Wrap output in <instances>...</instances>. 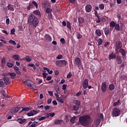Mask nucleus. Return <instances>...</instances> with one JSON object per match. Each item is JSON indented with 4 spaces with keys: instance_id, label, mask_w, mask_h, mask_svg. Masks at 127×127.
I'll use <instances>...</instances> for the list:
<instances>
[{
    "instance_id": "nucleus-1",
    "label": "nucleus",
    "mask_w": 127,
    "mask_h": 127,
    "mask_svg": "<svg viewBox=\"0 0 127 127\" xmlns=\"http://www.w3.org/2000/svg\"><path fill=\"white\" fill-rule=\"evenodd\" d=\"M27 22L29 25H31L34 28L37 27L39 23V20L34 14H31L28 17Z\"/></svg>"
},
{
    "instance_id": "nucleus-2",
    "label": "nucleus",
    "mask_w": 127,
    "mask_h": 127,
    "mask_svg": "<svg viewBox=\"0 0 127 127\" xmlns=\"http://www.w3.org/2000/svg\"><path fill=\"white\" fill-rule=\"evenodd\" d=\"M79 122L83 127H86L90 125L92 122V118L90 115H84L83 116H80L79 118Z\"/></svg>"
},
{
    "instance_id": "nucleus-3",
    "label": "nucleus",
    "mask_w": 127,
    "mask_h": 127,
    "mask_svg": "<svg viewBox=\"0 0 127 127\" xmlns=\"http://www.w3.org/2000/svg\"><path fill=\"white\" fill-rule=\"evenodd\" d=\"M68 62L66 60H59L56 61V65L57 66H60V67H63V66H66Z\"/></svg>"
},
{
    "instance_id": "nucleus-4",
    "label": "nucleus",
    "mask_w": 127,
    "mask_h": 127,
    "mask_svg": "<svg viewBox=\"0 0 127 127\" xmlns=\"http://www.w3.org/2000/svg\"><path fill=\"white\" fill-rule=\"evenodd\" d=\"M81 105V102L80 100H76L75 103L72 106V110L74 111L79 110Z\"/></svg>"
},
{
    "instance_id": "nucleus-5",
    "label": "nucleus",
    "mask_w": 127,
    "mask_h": 127,
    "mask_svg": "<svg viewBox=\"0 0 127 127\" xmlns=\"http://www.w3.org/2000/svg\"><path fill=\"white\" fill-rule=\"evenodd\" d=\"M116 47H115V51L116 52H119V50L121 49L122 47H123V44L121 41H118L116 42L115 43Z\"/></svg>"
},
{
    "instance_id": "nucleus-6",
    "label": "nucleus",
    "mask_w": 127,
    "mask_h": 127,
    "mask_svg": "<svg viewBox=\"0 0 127 127\" xmlns=\"http://www.w3.org/2000/svg\"><path fill=\"white\" fill-rule=\"evenodd\" d=\"M108 88V85H107V82H102L101 83V90L102 92L105 93L107 91V90Z\"/></svg>"
},
{
    "instance_id": "nucleus-7",
    "label": "nucleus",
    "mask_w": 127,
    "mask_h": 127,
    "mask_svg": "<svg viewBox=\"0 0 127 127\" xmlns=\"http://www.w3.org/2000/svg\"><path fill=\"white\" fill-rule=\"evenodd\" d=\"M120 113V110L118 108H114L112 113L113 117H117L119 116Z\"/></svg>"
},
{
    "instance_id": "nucleus-8",
    "label": "nucleus",
    "mask_w": 127,
    "mask_h": 127,
    "mask_svg": "<svg viewBox=\"0 0 127 127\" xmlns=\"http://www.w3.org/2000/svg\"><path fill=\"white\" fill-rule=\"evenodd\" d=\"M24 83L26 85V86H28V87H30L31 89H33L34 90V88L33 86V82L32 81H31V80H25L24 81Z\"/></svg>"
},
{
    "instance_id": "nucleus-9",
    "label": "nucleus",
    "mask_w": 127,
    "mask_h": 127,
    "mask_svg": "<svg viewBox=\"0 0 127 127\" xmlns=\"http://www.w3.org/2000/svg\"><path fill=\"white\" fill-rule=\"evenodd\" d=\"M40 111H37V110H31L28 113H27L26 115L28 116V117H31V116H34L39 113Z\"/></svg>"
},
{
    "instance_id": "nucleus-10",
    "label": "nucleus",
    "mask_w": 127,
    "mask_h": 127,
    "mask_svg": "<svg viewBox=\"0 0 127 127\" xmlns=\"http://www.w3.org/2000/svg\"><path fill=\"white\" fill-rule=\"evenodd\" d=\"M89 85V79H85L83 81V83L82 84V87L83 89H87L88 88V86Z\"/></svg>"
},
{
    "instance_id": "nucleus-11",
    "label": "nucleus",
    "mask_w": 127,
    "mask_h": 127,
    "mask_svg": "<svg viewBox=\"0 0 127 127\" xmlns=\"http://www.w3.org/2000/svg\"><path fill=\"white\" fill-rule=\"evenodd\" d=\"M92 5L90 4H87L85 6V11L87 13H90L92 11Z\"/></svg>"
},
{
    "instance_id": "nucleus-12",
    "label": "nucleus",
    "mask_w": 127,
    "mask_h": 127,
    "mask_svg": "<svg viewBox=\"0 0 127 127\" xmlns=\"http://www.w3.org/2000/svg\"><path fill=\"white\" fill-rule=\"evenodd\" d=\"M74 63L76 65H77V66L81 65V61L80 58H79V57H77L76 58H75L74 60Z\"/></svg>"
},
{
    "instance_id": "nucleus-13",
    "label": "nucleus",
    "mask_w": 127,
    "mask_h": 127,
    "mask_svg": "<svg viewBox=\"0 0 127 127\" xmlns=\"http://www.w3.org/2000/svg\"><path fill=\"white\" fill-rule=\"evenodd\" d=\"M20 108L19 107H13L10 110L11 113H16L17 112H18V111L20 110Z\"/></svg>"
},
{
    "instance_id": "nucleus-14",
    "label": "nucleus",
    "mask_w": 127,
    "mask_h": 127,
    "mask_svg": "<svg viewBox=\"0 0 127 127\" xmlns=\"http://www.w3.org/2000/svg\"><path fill=\"white\" fill-rule=\"evenodd\" d=\"M6 75H10L11 79H14L16 74L15 72H8Z\"/></svg>"
},
{
    "instance_id": "nucleus-15",
    "label": "nucleus",
    "mask_w": 127,
    "mask_h": 127,
    "mask_svg": "<svg viewBox=\"0 0 127 127\" xmlns=\"http://www.w3.org/2000/svg\"><path fill=\"white\" fill-rule=\"evenodd\" d=\"M3 81L5 84V85H9L10 83L9 78L8 77H7V75L5 77H4L3 78Z\"/></svg>"
},
{
    "instance_id": "nucleus-16",
    "label": "nucleus",
    "mask_w": 127,
    "mask_h": 127,
    "mask_svg": "<svg viewBox=\"0 0 127 127\" xmlns=\"http://www.w3.org/2000/svg\"><path fill=\"white\" fill-rule=\"evenodd\" d=\"M33 13H34L35 16L38 15L39 17H41V12L39 10H35L33 11Z\"/></svg>"
},
{
    "instance_id": "nucleus-17",
    "label": "nucleus",
    "mask_w": 127,
    "mask_h": 127,
    "mask_svg": "<svg viewBox=\"0 0 127 127\" xmlns=\"http://www.w3.org/2000/svg\"><path fill=\"white\" fill-rule=\"evenodd\" d=\"M7 8L10 11H13L14 10V6L11 5V4H8V5L7 6Z\"/></svg>"
},
{
    "instance_id": "nucleus-18",
    "label": "nucleus",
    "mask_w": 127,
    "mask_h": 127,
    "mask_svg": "<svg viewBox=\"0 0 127 127\" xmlns=\"http://www.w3.org/2000/svg\"><path fill=\"white\" fill-rule=\"evenodd\" d=\"M45 40H47L49 41H52V40L51 36H50V35H49V34H46V35H45Z\"/></svg>"
},
{
    "instance_id": "nucleus-19",
    "label": "nucleus",
    "mask_w": 127,
    "mask_h": 127,
    "mask_svg": "<svg viewBox=\"0 0 127 127\" xmlns=\"http://www.w3.org/2000/svg\"><path fill=\"white\" fill-rule=\"evenodd\" d=\"M116 58V55L112 52L111 54H109V60H111V59H115Z\"/></svg>"
},
{
    "instance_id": "nucleus-20",
    "label": "nucleus",
    "mask_w": 127,
    "mask_h": 127,
    "mask_svg": "<svg viewBox=\"0 0 127 127\" xmlns=\"http://www.w3.org/2000/svg\"><path fill=\"white\" fill-rule=\"evenodd\" d=\"M119 52H120V53H122L123 56H126L127 51L126 50H125V49H122V48H121V49H120L119 50Z\"/></svg>"
},
{
    "instance_id": "nucleus-21",
    "label": "nucleus",
    "mask_w": 127,
    "mask_h": 127,
    "mask_svg": "<svg viewBox=\"0 0 127 127\" xmlns=\"http://www.w3.org/2000/svg\"><path fill=\"white\" fill-rule=\"evenodd\" d=\"M117 63L118 64H122V63H123V60H122L121 56H120L119 55H118V56H117Z\"/></svg>"
},
{
    "instance_id": "nucleus-22",
    "label": "nucleus",
    "mask_w": 127,
    "mask_h": 127,
    "mask_svg": "<svg viewBox=\"0 0 127 127\" xmlns=\"http://www.w3.org/2000/svg\"><path fill=\"white\" fill-rule=\"evenodd\" d=\"M101 122V119H97L95 120L94 123L96 125L95 127H97L99 125H100V123Z\"/></svg>"
},
{
    "instance_id": "nucleus-23",
    "label": "nucleus",
    "mask_w": 127,
    "mask_h": 127,
    "mask_svg": "<svg viewBox=\"0 0 127 127\" xmlns=\"http://www.w3.org/2000/svg\"><path fill=\"white\" fill-rule=\"evenodd\" d=\"M13 59H14L15 60H19L20 57L18 54H15L14 55L12 56Z\"/></svg>"
},
{
    "instance_id": "nucleus-24",
    "label": "nucleus",
    "mask_w": 127,
    "mask_h": 127,
    "mask_svg": "<svg viewBox=\"0 0 127 127\" xmlns=\"http://www.w3.org/2000/svg\"><path fill=\"white\" fill-rule=\"evenodd\" d=\"M31 110V108L30 107H22V110H21L20 112H23L24 111H28Z\"/></svg>"
},
{
    "instance_id": "nucleus-25",
    "label": "nucleus",
    "mask_w": 127,
    "mask_h": 127,
    "mask_svg": "<svg viewBox=\"0 0 127 127\" xmlns=\"http://www.w3.org/2000/svg\"><path fill=\"white\" fill-rule=\"evenodd\" d=\"M96 34L97 36H98V37H100L101 36H102V32H101V30L100 29L96 30Z\"/></svg>"
},
{
    "instance_id": "nucleus-26",
    "label": "nucleus",
    "mask_w": 127,
    "mask_h": 127,
    "mask_svg": "<svg viewBox=\"0 0 127 127\" xmlns=\"http://www.w3.org/2000/svg\"><path fill=\"white\" fill-rule=\"evenodd\" d=\"M31 8H33V4L32 3H29L28 5L27 6V9L28 10H31Z\"/></svg>"
},
{
    "instance_id": "nucleus-27",
    "label": "nucleus",
    "mask_w": 127,
    "mask_h": 127,
    "mask_svg": "<svg viewBox=\"0 0 127 127\" xmlns=\"http://www.w3.org/2000/svg\"><path fill=\"white\" fill-rule=\"evenodd\" d=\"M85 21L84 18L83 17H78V22L80 24L84 23Z\"/></svg>"
},
{
    "instance_id": "nucleus-28",
    "label": "nucleus",
    "mask_w": 127,
    "mask_h": 127,
    "mask_svg": "<svg viewBox=\"0 0 127 127\" xmlns=\"http://www.w3.org/2000/svg\"><path fill=\"white\" fill-rule=\"evenodd\" d=\"M23 60H25L27 62H31V58L28 56H26L25 58H23Z\"/></svg>"
},
{
    "instance_id": "nucleus-29",
    "label": "nucleus",
    "mask_w": 127,
    "mask_h": 127,
    "mask_svg": "<svg viewBox=\"0 0 127 127\" xmlns=\"http://www.w3.org/2000/svg\"><path fill=\"white\" fill-rule=\"evenodd\" d=\"M104 32L106 35V36H108L110 33V30L109 28H104Z\"/></svg>"
},
{
    "instance_id": "nucleus-30",
    "label": "nucleus",
    "mask_w": 127,
    "mask_h": 127,
    "mask_svg": "<svg viewBox=\"0 0 127 127\" xmlns=\"http://www.w3.org/2000/svg\"><path fill=\"white\" fill-rule=\"evenodd\" d=\"M115 30H117V31H120V24H116L115 23Z\"/></svg>"
},
{
    "instance_id": "nucleus-31",
    "label": "nucleus",
    "mask_w": 127,
    "mask_h": 127,
    "mask_svg": "<svg viewBox=\"0 0 127 127\" xmlns=\"http://www.w3.org/2000/svg\"><path fill=\"white\" fill-rule=\"evenodd\" d=\"M66 26H67V28H68L69 30H71V24L70 21H67Z\"/></svg>"
},
{
    "instance_id": "nucleus-32",
    "label": "nucleus",
    "mask_w": 127,
    "mask_h": 127,
    "mask_svg": "<svg viewBox=\"0 0 127 127\" xmlns=\"http://www.w3.org/2000/svg\"><path fill=\"white\" fill-rule=\"evenodd\" d=\"M59 101H60V102H61V103H64V96H62L61 97H60V98H59Z\"/></svg>"
},
{
    "instance_id": "nucleus-33",
    "label": "nucleus",
    "mask_w": 127,
    "mask_h": 127,
    "mask_svg": "<svg viewBox=\"0 0 127 127\" xmlns=\"http://www.w3.org/2000/svg\"><path fill=\"white\" fill-rule=\"evenodd\" d=\"M115 85L114 84H110L109 89L111 90V91H113V90H115Z\"/></svg>"
},
{
    "instance_id": "nucleus-34",
    "label": "nucleus",
    "mask_w": 127,
    "mask_h": 127,
    "mask_svg": "<svg viewBox=\"0 0 127 127\" xmlns=\"http://www.w3.org/2000/svg\"><path fill=\"white\" fill-rule=\"evenodd\" d=\"M76 37L78 39H82V35H81V34H80L79 32H77L76 34Z\"/></svg>"
},
{
    "instance_id": "nucleus-35",
    "label": "nucleus",
    "mask_w": 127,
    "mask_h": 127,
    "mask_svg": "<svg viewBox=\"0 0 127 127\" xmlns=\"http://www.w3.org/2000/svg\"><path fill=\"white\" fill-rule=\"evenodd\" d=\"M62 122H63L62 120H56L54 122V123L55 124V125H59L61 124Z\"/></svg>"
},
{
    "instance_id": "nucleus-36",
    "label": "nucleus",
    "mask_w": 127,
    "mask_h": 127,
    "mask_svg": "<svg viewBox=\"0 0 127 127\" xmlns=\"http://www.w3.org/2000/svg\"><path fill=\"white\" fill-rule=\"evenodd\" d=\"M32 4H33V6L34 5V6H35V7L36 8V9H38V3H37L36 1H35V0L32 1Z\"/></svg>"
},
{
    "instance_id": "nucleus-37",
    "label": "nucleus",
    "mask_w": 127,
    "mask_h": 127,
    "mask_svg": "<svg viewBox=\"0 0 127 127\" xmlns=\"http://www.w3.org/2000/svg\"><path fill=\"white\" fill-rule=\"evenodd\" d=\"M5 84L3 82L2 79H0V88H3Z\"/></svg>"
},
{
    "instance_id": "nucleus-38",
    "label": "nucleus",
    "mask_w": 127,
    "mask_h": 127,
    "mask_svg": "<svg viewBox=\"0 0 127 127\" xmlns=\"http://www.w3.org/2000/svg\"><path fill=\"white\" fill-rule=\"evenodd\" d=\"M110 26H111V27H115V25H116L115 21H111L110 23Z\"/></svg>"
},
{
    "instance_id": "nucleus-39",
    "label": "nucleus",
    "mask_w": 127,
    "mask_h": 127,
    "mask_svg": "<svg viewBox=\"0 0 127 127\" xmlns=\"http://www.w3.org/2000/svg\"><path fill=\"white\" fill-rule=\"evenodd\" d=\"M97 42L99 46H101V45H102L103 41L102 39L100 38L98 40Z\"/></svg>"
},
{
    "instance_id": "nucleus-40",
    "label": "nucleus",
    "mask_w": 127,
    "mask_h": 127,
    "mask_svg": "<svg viewBox=\"0 0 127 127\" xmlns=\"http://www.w3.org/2000/svg\"><path fill=\"white\" fill-rule=\"evenodd\" d=\"M120 102H121L120 99H118V100H117V101L114 102L113 106H117V105H118V104H119V103H120Z\"/></svg>"
},
{
    "instance_id": "nucleus-41",
    "label": "nucleus",
    "mask_w": 127,
    "mask_h": 127,
    "mask_svg": "<svg viewBox=\"0 0 127 127\" xmlns=\"http://www.w3.org/2000/svg\"><path fill=\"white\" fill-rule=\"evenodd\" d=\"M46 12L50 14V13H52V10L50 9V8H47V9H46Z\"/></svg>"
},
{
    "instance_id": "nucleus-42",
    "label": "nucleus",
    "mask_w": 127,
    "mask_h": 127,
    "mask_svg": "<svg viewBox=\"0 0 127 127\" xmlns=\"http://www.w3.org/2000/svg\"><path fill=\"white\" fill-rule=\"evenodd\" d=\"M75 119H76V116L72 117L71 119H70V123H71L72 124H73L74 123H75Z\"/></svg>"
},
{
    "instance_id": "nucleus-43",
    "label": "nucleus",
    "mask_w": 127,
    "mask_h": 127,
    "mask_svg": "<svg viewBox=\"0 0 127 127\" xmlns=\"http://www.w3.org/2000/svg\"><path fill=\"white\" fill-rule=\"evenodd\" d=\"M99 9H100V10H104L105 8V6L104 4H99Z\"/></svg>"
},
{
    "instance_id": "nucleus-44",
    "label": "nucleus",
    "mask_w": 127,
    "mask_h": 127,
    "mask_svg": "<svg viewBox=\"0 0 127 127\" xmlns=\"http://www.w3.org/2000/svg\"><path fill=\"white\" fill-rule=\"evenodd\" d=\"M6 63V59L4 57H3L1 60V64L2 65H4Z\"/></svg>"
},
{
    "instance_id": "nucleus-45",
    "label": "nucleus",
    "mask_w": 127,
    "mask_h": 127,
    "mask_svg": "<svg viewBox=\"0 0 127 127\" xmlns=\"http://www.w3.org/2000/svg\"><path fill=\"white\" fill-rule=\"evenodd\" d=\"M9 43L10 44H12V45H16V43L15 41H13V40H9Z\"/></svg>"
},
{
    "instance_id": "nucleus-46",
    "label": "nucleus",
    "mask_w": 127,
    "mask_h": 127,
    "mask_svg": "<svg viewBox=\"0 0 127 127\" xmlns=\"http://www.w3.org/2000/svg\"><path fill=\"white\" fill-rule=\"evenodd\" d=\"M7 66L8 67H12L14 66V64L12 63H7Z\"/></svg>"
},
{
    "instance_id": "nucleus-47",
    "label": "nucleus",
    "mask_w": 127,
    "mask_h": 127,
    "mask_svg": "<svg viewBox=\"0 0 127 127\" xmlns=\"http://www.w3.org/2000/svg\"><path fill=\"white\" fill-rule=\"evenodd\" d=\"M28 66H32L33 67L34 69H36V65H35V64H29Z\"/></svg>"
},
{
    "instance_id": "nucleus-48",
    "label": "nucleus",
    "mask_w": 127,
    "mask_h": 127,
    "mask_svg": "<svg viewBox=\"0 0 127 127\" xmlns=\"http://www.w3.org/2000/svg\"><path fill=\"white\" fill-rule=\"evenodd\" d=\"M0 94H2L3 97H5V91H4V90L0 91Z\"/></svg>"
},
{
    "instance_id": "nucleus-49",
    "label": "nucleus",
    "mask_w": 127,
    "mask_h": 127,
    "mask_svg": "<svg viewBox=\"0 0 127 127\" xmlns=\"http://www.w3.org/2000/svg\"><path fill=\"white\" fill-rule=\"evenodd\" d=\"M60 41H61V43L62 44H63V45H64V44H65V41L64 38H62L60 40Z\"/></svg>"
},
{
    "instance_id": "nucleus-50",
    "label": "nucleus",
    "mask_w": 127,
    "mask_h": 127,
    "mask_svg": "<svg viewBox=\"0 0 127 127\" xmlns=\"http://www.w3.org/2000/svg\"><path fill=\"white\" fill-rule=\"evenodd\" d=\"M15 29L14 28H12L10 30V33L11 35H14L15 34Z\"/></svg>"
},
{
    "instance_id": "nucleus-51",
    "label": "nucleus",
    "mask_w": 127,
    "mask_h": 127,
    "mask_svg": "<svg viewBox=\"0 0 127 127\" xmlns=\"http://www.w3.org/2000/svg\"><path fill=\"white\" fill-rule=\"evenodd\" d=\"M110 42H106V43H105L104 47H107L108 46H110Z\"/></svg>"
},
{
    "instance_id": "nucleus-52",
    "label": "nucleus",
    "mask_w": 127,
    "mask_h": 127,
    "mask_svg": "<svg viewBox=\"0 0 127 127\" xmlns=\"http://www.w3.org/2000/svg\"><path fill=\"white\" fill-rule=\"evenodd\" d=\"M97 18H98V19H97V20H96V22L97 23H100V22H101V19H100V17L99 15H98V14L97 16Z\"/></svg>"
},
{
    "instance_id": "nucleus-53",
    "label": "nucleus",
    "mask_w": 127,
    "mask_h": 127,
    "mask_svg": "<svg viewBox=\"0 0 127 127\" xmlns=\"http://www.w3.org/2000/svg\"><path fill=\"white\" fill-rule=\"evenodd\" d=\"M50 107L51 106H50V105H46L45 106H44L45 110H49Z\"/></svg>"
},
{
    "instance_id": "nucleus-54",
    "label": "nucleus",
    "mask_w": 127,
    "mask_h": 127,
    "mask_svg": "<svg viewBox=\"0 0 127 127\" xmlns=\"http://www.w3.org/2000/svg\"><path fill=\"white\" fill-rule=\"evenodd\" d=\"M1 32L5 34L6 35H8L9 34V32H7L6 30H1Z\"/></svg>"
},
{
    "instance_id": "nucleus-55",
    "label": "nucleus",
    "mask_w": 127,
    "mask_h": 127,
    "mask_svg": "<svg viewBox=\"0 0 127 127\" xmlns=\"http://www.w3.org/2000/svg\"><path fill=\"white\" fill-rule=\"evenodd\" d=\"M67 87V85H66L65 84H63V86H62V89L64 90H66Z\"/></svg>"
},
{
    "instance_id": "nucleus-56",
    "label": "nucleus",
    "mask_w": 127,
    "mask_h": 127,
    "mask_svg": "<svg viewBox=\"0 0 127 127\" xmlns=\"http://www.w3.org/2000/svg\"><path fill=\"white\" fill-rule=\"evenodd\" d=\"M63 56L61 54H59L57 57V59H62L63 58Z\"/></svg>"
},
{
    "instance_id": "nucleus-57",
    "label": "nucleus",
    "mask_w": 127,
    "mask_h": 127,
    "mask_svg": "<svg viewBox=\"0 0 127 127\" xmlns=\"http://www.w3.org/2000/svg\"><path fill=\"white\" fill-rule=\"evenodd\" d=\"M10 24V19L9 18H6V24L8 25Z\"/></svg>"
},
{
    "instance_id": "nucleus-58",
    "label": "nucleus",
    "mask_w": 127,
    "mask_h": 127,
    "mask_svg": "<svg viewBox=\"0 0 127 127\" xmlns=\"http://www.w3.org/2000/svg\"><path fill=\"white\" fill-rule=\"evenodd\" d=\"M48 74L45 71V72H43V76L44 77V78H46L47 75H48Z\"/></svg>"
},
{
    "instance_id": "nucleus-59",
    "label": "nucleus",
    "mask_w": 127,
    "mask_h": 127,
    "mask_svg": "<svg viewBox=\"0 0 127 127\" xmlns=\"http://www.w3.org/2000/svg\"><path fill=\"white\" fill-rule=\"evenodd\" d=\"M9 51H12L14 49L13 47H7V48Z\"/></svg>"
},
{
    "instance_id": "nucleus-60",
    "label": "nucleus",
    "mask_w": 127,
    "mask_h": 127,
    "mask_svg": "<svg viewBox=\"0 0 127 127\" xmlns=\"http://www.w3.org/2000/svg\"><path fill=\"white\" fill-rule=\"evenodd\" d=\"M46 117L45 116H43L41 117V118H39V121H43V120H45Z\"/></svg>"
},
{
    "instance_id": "nucleus-61",
    "label": "nucleus",
    "mask_w": 127,
    "mask_h": 127,
    "mask_svg": "<svg viewBox=\"0 0 127 127\" xmlns=\"http://www.w3.org/2000/svg\"><path fill=\"white\" fill-rule=\"evenodd\" d=\"M26 119H21V124H23V123H25L26 122Z\"/></svg>"
},
{
    "instance_id": "nucleus-62",
    "label": "nucleus",
    "mask_w": 127,
    "mask_h": 127,
    "mask_svg": "<svg viewBox=\"0 0 127 127\" xmlns=\"http://www.w3.org/2000/svg\"><path fill=\"white\" fill-rule=\"evenodd\" d=\"M52 79V76H48L47 77V80L50 81Z\"/></svg>"
},
{
    "instance_id": "nucleus-63",
    "label": "nucleus",
    "mask_w": 127,
    "mask_h": 127,
    "mask_svg": "<svg viewBox=\"0 0 127 127\" xmlns=\"http://www.w3.org/2000/svg\"><path fill=\"white\" fill-rule=\"evenodd\" d=\"M52 101V98H49L47 101L48 104H50V103H51Z\"/></svg>"
},
{
    "instance_id": "nucleus-64",
    "label": "nucleus",
    "mask_w": 127,
    "mask_h": 127,
    "mask_svg": "<svg viewBox=\"0 0 127 127\" xmlns=\"http://www.w3.org/2000/svg\"><path fill=\"white\" fill-rule=\"evenodd\" d=\"M48 16H49V18L50 19H51L53 18V14H52V13H50L49 14V15H48Z\"/></svg>"
}]
</instances>
